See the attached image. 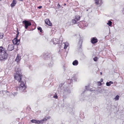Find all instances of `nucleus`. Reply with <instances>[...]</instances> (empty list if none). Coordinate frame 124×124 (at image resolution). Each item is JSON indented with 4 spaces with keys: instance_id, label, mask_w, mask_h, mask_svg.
<instances>
[{
    "instance_id": "f257e3e1",
    "label": "nucleus",
    "mask_w": 124,
    "mask_h": 124,
    "mask_svg": "<svg viewBox=\"0 0 124 124\" xmlns=\"http://www.w3.org/2000/svg\"><path fill=\"white\" fill-rule=\"evenodd\" d=\"M15 70L16 73L14 75L15 78L20 83L18 87L19 90L21 92H25L26 91L25 90L26 88V83L25 81H24L22 80V76L20 69L16 68Z\"/></svg>"
},
{
    "instance_id": "f03ea898",
    "label": "nucleus",
    "mask_w": 124,
    "mask_h": 124,
    "mask_svg": "<svg viewBox=\"0 0 124 124\" xmlns=\"http://www.w3.org/2000/svg\"><path fill=\"white\" fill-rule=\"evenodd\" d=\"M8 54L3 47H0V60H2L6 59Z\"/></svg>"
},
{
    "instance_id": "7ed1b4c3",
    "label": "nucleus",
    "mask_w": 124,
    "mask_h": 124,
    "mask_svg": "<svg viewBox=\"0 0 124 124\" xmlns=\"http://www.w3.org/2000/svg\"><path fill=\"white\" fill-rule=\"evenodd\" d=\"M78 25L79 28L84 29L85 28H84L85 27H87L88 25V24L85 21H82L80 22V23Z\"/></svg>"
},
{
    "instance_id": "20e7f679",
    "label": "nucleus",
    "mask_w": 124,
    "mask_h": 124,
    "mask_svg": "<svg viewBox=\"0 0 124 124\" xmlns=\"http://www.w3.org/2000/svg\"><path fill=\"white\" fill-rule=\"evenodd\" d=\"M23 24L24 25L25 28L27 29L29 26L31 25V23L29 21L27 20H24L22 22Z\"/></svg>"
},
{
    "instance_id": "39448f33",
    "label": "nucleus",
    "mask_w": 124,
    "mask_h": 124,
    "mask_svg": "<svg viewBox=\"0 0 124 124\" xmlns=\"http://www.w3.org/2000/svg\"><path fill=\"white\" fill-rule=\"evenodd\" d=\"M51 56V54L50 53H46L43 54V58L45 60H47L49 59Z\"/></svg>"
},
{
    "instance_id": "423d86ee",
    "label": "nucleus",
    "mask_w": 124,
    "mask_h": 124,
    "mask_svg": "<svg viewBox=\"0 0 124 124\" xmlns=\"http://www.w3.org/2000/svg\"><path fill=\"white\" fill-rule=\"evenodd\" d=\"M71 93V91L69 89L68 87L64 88L63 93L65 95L69 94Z\"/></svg>"
},
{
    "instance_id": "0eeeda50",
    "label": "nucleus",
    "mask_w": 124,
    "mask_h": 124,
    "mask_svg": "<svg viewBox=\"0 0 124 124\" xmlns=\"http://www.w3.org/2000/svg\"><path fill=\"white\" fill-rule=\"evenodd\" d=\"M14 44H9L7 47V50L9 51H11L13 50L14 48Z\"/></svg>"
},
{
    "instance_id": "6e6552de",
    "label": "nucleus",
    "mask_w": 124,
    "mask_h": 124,
    "mask_svg": "<svg viewBox=\"0 0 124 124\" xmlns=\"http://www.w3.org/2000/svg\"><path fill=\"white\" fill-rule=\"evenodd\" d=\"M54 44H56L60 43L59 40L58 39L56 38H54L52 40Z\"/></svg>"
},
{
    "instance_id": "1a4fd4ad",
    "label": "nucleus",
    "mask_w": 124,
    "mask_h": 124,
    "mask_svg": "<svg viewBox=\"0 0 124 124\" xmlns=\"http://www.w3.org/2000/svg\"><path fill=\"white\" fill-rule=\"evenodd\" d=\"M19 41L17 39V37L15 38L13 40V44L14 45H19L18 42Z\"/></svg>"
},
{
    "instance_id": "9d476101",
    "label": "nucleus",
    "mask_w": 124,
    "mask_h": 124,
    "mask_svg": "<svg viewBox=\"0 0 124 124\" xmlns=\"http://www.w3.org/2000/svg\"><path fill=\"white\" fill-rule=\"evenodd\" d=\"M91 42L92 43L94 44L98 42V39L96 37H93L91 39Z\"/></svg>"
},
{
    "instance_id": "9b49d317",
    "label": "nucleus",
    "mask_w": 124,
    "mask_h": 124,
    "mask_svg": "<svg viewBox=\"0 0 124 124\" xmlns=\"http://www.w3.org/2000/svg\"><path fill=\"white\" fill-rule=\"evenodd\" d=\"M45 23L49 26H51L52 25V23L50 22L49 19H46L45 21Z\"/></svg>"
},
{
    "instance_id": "f8f14e48",
    "label": "nucleus",
    "mask_w": 124,
    "mask_h": 124,
    "mask_svg": "<svg viewBox=\"0 0 124 124\" xmlns=\"http://www.w3.org/2000/svg\"><path fill=\"white\" fill-rule=\"evenodd\" d=\"M77 79V77L76 75H74L73 77H72L71 79L70 83H71L72 81L73 82L74 80L76 81Z\"/></svg>"
},
{
    "instance_id": "ddd939ff",
    "label": "nucleus",
    "mask_w": 124,
    "mask_h": 124,
    "mask_svg": "<svg viewBox=\"0 0 124 124\" xmlns=\"http://www.w3.org/2000/svg\"><path fill=\"white\" fill-rule=\"evenodd\" d=\"M95 3L97 5H101L102 3V0H95Z\"/></svg>"
},
{
    "instance_id": "4468645a",
    "label": "nucleus",
    "mask_w": 124,
    "mask_h": 124,
    "mask_svg": "<svg viewBox=\"0 0 124 124\" xmlns=\"http://www.w3.org/2000/svg\"><path fill=\"white\" fill-rule=\"evenodd\" d=\"M16 3V0H13L12 3L11 4V6L12 7L14 6Z\"/></svg>"
},
{
    "instance_id": "2eb2a0df",
    "label": "nucleus",
    "mask_w": 124,
    "mask_h": 124,
    "mask_svg": "<svg viewBox=\"0 0 124 124\" xmlns=\"http://www.w3.org/2000/svg\"><path fill=\"white\" fill-rule=\"evenodd\" d=\"M78 63V60H75L73 61L72 62V64L74 66L77 65Z\"/></svg>"
},
{
    "instance_id": "dca6fc26",
    "label": "nucleus",
    "mask_w": 124,
    "mask_h": 124,
    "mask_svg": "<svg viewBox=\"0 0 124 124\" xmlns=\"http://www.w3.org/2000/svg\"><path fill=\"white\" fill-rule=\"evenodd\" d=\"M64 44V49H66L68 46L69 43L68 42H66L63 43Z\"/></svg>"
},
{
    "instance_id": "f3484780",
    "label": "nucleus",
    "mask_w": 124,
    "mask_h": 124,
    "mask_svg": "<svg viewBox=\"0 0 124 124\" xmlns=\"http://www.w3.org/2000/svg\"><path fill=\"white\" fill-rule=\"evenodd\" d=\"M21 60V57L18 55H17L16 59L15 60V61L17 62H19Z\"/></svg>"
},
{
    "instance_id": "a211bd4d",
    "label": "nucleus",
    "mask_w": 124,
    "mask_h": 124,
    "mask_svg": "<svg viewBox=\"0 0 124 124\" xmlns=\"http://www.w3.org/2000/svg\"><path fill=\"white\" fill-rule=\"evenodd\" d=\"M113 84V82L111 81H110L109 82H107L106 83V85L108 86H109L111 85V84Z\"/></svg>"
},
{
    "instance_id": "6ab92c4d",
    "label": "nucleus",
    "mask_w": 124,
    "mask_h": 124,
    "mask_svg": "<svg viewBox=\"0 0 124 124\" xmlns=\"http://www.w3.org/2000/svg\"><path fill=\"white\" fill-rule=\"evenodd\" d=\"M80 17L79 16L77 15L75 16V19L77 21H78L80 20Z\"/></svg>"
},
{
    "instance_id": "aec40b11",
    "label": "nucleus",
    "mask_w": 124,
    "mask_h": 124,
    "mask_svg": "<svg viewBox=\"0 0 124 124\" xmlns=\"http://www.w3.org/2000/svg\"><path fill=\"white\" fill-rule=\"evenodd\" d=\"M50 116H48L46 117L45 118H44L43 119L44 122L45 121H46L48 119H50Z\"/></svg>"
},
{
    "instance_id": "412c9836",
    "label": "nucleus",
    "mask_w": 124,
    "mask_h": 124,
    "mask_svg": "<svg viewBox=\"0 0 124 124\" xmlns=\"http://www.w3.org/2000/svg\"><path fill=\"white\" fill-rule=\"evenodd\" d=\"M72 23L74 24L77 23V20L75 19H72L71 21Z\"/></svg>"
},
{
    "instance_id": "4be33fe9",
    "label": "nucleus",
    "mask_w": 124,
    "mask_h": 124,
    "mask_svg": "<svg viewBox=\"0 0 124 124\" xmlns=\"http://www.w3.org/2000/svg\"><path fill=\"white\" fill-rule=\"evenodd\" d=\"M53 62H51L50 63L48 64V66L50 67H52L53 65Z\"/></svg>"
},
{
    "instance_id": "5701e85b",
    "label": "nucleus",
    "mask_w": 124,
    "mask_h": 124,
    "mask_svg": "<svg viewBox=\"0 0 124 124\" xmlns=\"http://www.w3.org/2000/svg\"><path fill=\"white\" fill-rule=\"evenodd\" d=\"M82 42L83 41L82 39H81V38H80V39L79 40L78 44H79V45H80L81 46L82 44Z\"/></svg>"
},
{
    "instance_id": "b1692460",
    "label": "nucleus",
    "mask_w": 124,
    "mask_h": 124,
    "mask_svg": "<svg viewBox=\"0 0 124 124\" xmlns=\"http://www.w3.org/2000/svg\"><path fill=\"white\" fill-rule=\"evenodd\" d=\"M112 22L110 21H109L107 23V24H108L109 26H111L112 25Z\"/></svg>"
},
{
    "instance_id": "393cba45",
    "label": "nucleus",
    "mask_w": 124,
    "mask_h": 124,
    "mask_svg": "<svg viewBox=\"0 0 124 124\" xmlns=\"http://www.w3.org/2000/svg\"><path fill=\"white\" fill-rule=\"evenodd\" d=\"M3 37V33L0 32V39H2Z\"/></svg>"
},
{
    "instance_id": "a878e982",
    "label": "nucleus",
    "mask_w": 124,
    "mask_h": 124,
    "mask_svg": "<svg viewBox=\"0 0 124 124\" xmlns=\"http://www.w3.org/2000/svg\"><path fill=\"white\" fill-rule=\"evenodd\" d=\"M119 98V96L118 95H116L115 98V99L116 100H118Z\"/></svg>"
},
{
    "instance_id": "bb28decb",
    "label": "nucleus",
    "mask_w": 124,
    "mask_h": 124,
    "mask_svg": "<svg viewBox=\"0 0 124 124\" xmlns=\"http://www.w3.org/2000/svg\"><path fill=\"white\" fill-rule=\"evenodd\" d=\"M37 120L35 119H32L31 120V121L32 123H36Z\"/></svg>"
},
{
    "instance_id": "cd10ccee",
    "label": "nucleus",
    "mask_w": 124,
    "mask_h": 124,
    "mask_svg": "<svg viewBox=\"0 0 124 124\" xmlns=\"http://www.w3.org/2000/svg\"><path fill=\"white\" fill-rule=\"evenodd\" d=\"M62 39H63L62 37V36H61L60 37V41H59L60 43V42H61V43H62Z\"/></svg>"
},
{
    "instance_id": "c85d7f7f",
    "label": "nucleus",
    "mask_w": 124,
    "mask_h": 124,
    "mask_svg": "<svg viewBox=\"0 0 124 124\" xmlns=\"http://www.w3.org/2000/svg\"><path fill=\"white\" fill-rule=\"evenodd\" d=\"M38 29L40 31V32H42V29L40 27H39L38 28Z\"/></svg>"
},
{
    "instance_id": "c756f323",
    "label": "nucleus",
    "mask_w": 124,
    "mask_h": 124,
    "mask_svg": "<svg viewBox=\"0 0 124 124\" xmlns=\"http://www.w3.org/2000/svg\"><path fill=\"white\" fill-rule=\"evenodd\" d=\"M53 97L56 99H57L58 98L57 96V95L56 93H55L54 96Z\"/></svg>"
},
{
    "instance_id": "7c9ffc66",
    "label": "nucleus",
    "mask_w": 124,
    "mask_h": 124,
    "mask_svg": "<svg viewBox=\"0 0 124 124\" xmlns=\"http://www.w3.org/2000/svg\"><path fill=\"white\" fill-rule=\"evenodd\" d=\"M86 90H89V86H85Z\"/></svg>"
},
{
    "instance_id": "2f4dec72",
    "label": "nucleus",
    "mask_w": 124,
    "mask_h": 124,
    "mask_svg": "<svg viewBox=\"0 0 124 124\" xmlns=\"http://www.w3.org/2000/svg\"><path fill=\"white\" fill-rule=\"evenodd\" d=\"M97 57H95L93 58V60L95 61H97Z\"/></svg>"
},
{
    "instance_id": "473e14b6",
    "label": "nucleus",
    "mask_w": 124,
    "mask_h": 124,
    "mask_svg": "<svg viewBox=\"0 0 124 124\" xmlns=\"http://www.w3.org/2000/svg\"><path fill=\"white\" fill-rule=\"evenodd\" d=\"M40 121V123H41V124H43L44 122V121H43V119H42L40 120H39Z\"/></svg>"
},
{
    "instance_id": "72a5a7b5",
    "label": "nucleus",
    "mask_w": 124,
    "mask_h": 124,
    "mask_svg": "<svg viewBox=\"0 0 124 124\" xmlns=\"http://www.w3.org/2000/svg\"><path fill=\"white\" fill-rule=\"evenodd\" d=\"M98 85H101L102 84L100 81H98Z\"/></svg>"
},
{
    "instance_id": "f704fd0d",
    "label": "nucleus",
    "mask_w": 124,
    "mask_h": 124,
    "mask_svg": "<svg viewBox=\"0 0 124 124\" xmlns=\"http://www.w3.org/2000/svg\"><path fill=\"white\" fill-rule=\"evenodd\" d=\"M36 123H37V124H40V122L39 120H37L36 122Z\"/></svg>"
},
{
    "instance_id": "c9c22d12",
    "label": "nucleus",
    "mask_w": 124,
    "mask_h": 124,
    "mask_svg": "<svg viewBox=\"0 0 124 124\" xmlns=\"http://www.w3.org/2000/svg\"><path fill=\"white\" fill-rule=\"evenodd\" d=\"M17 94V92H14V93H12V94L13 95H16Z\"/></svg>"
},
{
    "instance_id": "e433bc0d",
    "label": "nucleus",
    "mask_w": 124,
    "mask_h": 124,
    "mask_svg": "<svg viewBox=\"0 0 124 124\" xmlns=\"http://www.w3.org/2000/svg\"><path fill=\"white\" fill-rule=\"evenodd\" d=\"M19 34V32H18V29H17V34H16V37H17H17L18 36V35Z\"/></svg>"
},
{
    "instance_id": "4c0bfd02",
    "label": "nucleus",
    "mask_w": 124,
    "mask_h": 124,
    "mask_svg": "<svg viewBox=\"0 0 124 124\" xmlns=\"http://www.w3.org/2000/svg\"><path fill=\"white\" fill-rule=\"evenodd\" d=\"M62 85H62V84H61L60 85L59 87H60L61 89V87L62 86Z\"/></svg>"
},
{
    "instance_id": "58836bf2",
    "label": "nucleus",
    "mask_w": 124,
    "mask_h": 124,
    "mask_svg": "<svg viewBox=\"0 0 124 124\" xmlns=\"http://www.w3.org/2000/svg\"><path fill=\"white\" fill-rule=\"evenodd\" d=\"M42 8V6H39V7H38V8L39 9H41V8Z\"/></svg>"
},
{
    "instance_id": "ea45409f",
    "label": "nucleus",
    "mask_w": 124,
    "mask_h": 124,
    "mask_svg": "<svg viewBox=\"0 0 124 124\" xmlns=\"http://www.w3.org/2000/svg\"><path fill=\"white\" fill-rule=\"evenodd\" d=\"M18 88H17V87H15V89L16 90V91H17L18 90Z\"/></svg>"
},
{
    "instance_id": "a19ab883",
    "label": "nucleus",
    "mask_w": 124,
    "mask_h": 124,
    "mask_svg": "<svg viewBox=\"0 0 124 124\" xmlns=\"http://www.w3.org/2000/svg\"><path fill=\"white\" fill-rule=\"evenodd\" d=\"M103 79H101L100 81V82H102L103 81Z\"/></svg>"
},
{
    "instance_id": "79ce46f5",
    "label": "nucleus",
    "mask_w": 124,
    "mask_h": 124,
    "mask_svg": "<svg viewBox=\"0 0 124 124\" xmlns=\"http://www.w3.org/2000/svg\"><path fill=\"white\" fill-rule=\"evenodd\" d=\"M122 11H123V13L124 14V9H123V10H122Z\"/></svg>"
},
{
    "instance_id": "37998d69",
    "label": "nucleus",
    "mask_w": 124,
    "mask_h": 124,
    "mask_svg": "<svg viewBox=\"0 0 124 124\" xmlns=\"http://www.w3.org/2000/svg\"><path fill=\"white\" fill-rule=\"evenodd\" d=\"M58 6H60L59 4H58Z\"/></svg>"
},
{
    "instance_id": "c03bdc74",
    "label": "nucleus",
    "mask_w": 124,
    "mask_h": 124,
    "mask_svg": "<svg viewBox=\"0 0 124 124\" xmlns=\"http://www.w3.org/2000/svg\"><path fill=\"white\" fill-rule=\"evenodd\" d=\"M100 74H101V75H102V73L101 72H100Z\"/></svg>"
},
{
    "instance_id": "a18cd8bd",
    "label": "nucleus",
    "mask_w": 124,
    "mask_h": 124,
    "mask_svg": "<svg viewBox=\"0 0 124 124\" xmlns=\"http://www.w3.org/2000/svg\"><path fill=\"white\" fill-rule=\"evenodd\" d=\"M31 66H30V67H29V68H31Z\"/></svg>"
},
{
    "instance_id": "49530a36",
    "label": "nucleus",
    "mask_w": 124,
    "mask_h": 124,
    "mask_svg": "<svg viewBox=\"0 0 124 124\" xmlns=\"http://www.w3.org/2000/svg\"><path fill=\"white\" fill-rule=\"evenodd\" d=\"M91 89H90V91H91Z\"/></svg>"
}]
</instances>
